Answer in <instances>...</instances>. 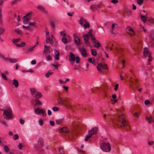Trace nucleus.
Wrapping results in <instances>:
<instances>
[{
	"instance_id": "nucleus-1",
	"label": "nucleus",
	"mask_w": 154,
	"mask_h": 154,
	"mask_svg": "<svg viewBox=\"0 0 154 154\" xmlns=\"http://www.w3.org/2000/svg\"><path fill=\"white\" fill-rule=\"evenodd\" d=\"M112 121L114 125L122 128H125L127 129L128 128V123L123 114L119 115L117 117L112 119Z\"/></svg>"
},
{
	"instance_id": "nucleus-2",
	"label": "nucleus",
	"mask_w": 154,
	"mask_h": 154,
	"mask_svg": "<svg viewBox=\"0 0 154 154\" xmlns=\"http://www.w3.org/2000/svg\"><path fill=\"white\" fill-rule=\"evenodd\" d=\"M57 101L59 104L64 105L67 108L72 109H73L69 102L66 100H63L60 97H58L57 99Z\"/></svg>"
},
{
	"instance_id": "nucleus-3",
	"label": "nucleus",
	"mask_w": 154,
	"mask_h": 154,
	"mask_svg": "<svg viewBox=\"0 0 154 154\" xmlns=\"http://www.w3.org/2000/svg\"><path fill=\"white\" fill-rule=\"evenodd\" d=\"M1 110L3 111V116L5 119L9 120L12 118V111L10 108L6 110Z\"/></svg>"
},
{
	"instance_id": "nucleus-4",
	"label": "nucleus",
	"mask_w": 154,
	"mask_h": 154,
	"mask_svg": "<svg viewBox=\"0 0 154 154\" xmlns=\"http://www.w3.org/2000/svg\"><path fill=\"white\" fill-rule=\"evenodd\" d=\"M100 147L104 152H109L111 149L109 143H102L100 145Z\"/></svg>"
},
{
	"instance_id": "nucleus-5",
	"label": "nucleus",
	"mask_w": 154,
	"mask_h": 154,
	"mask_svg": "<svg viewBox=\"0 0 154 154\" xmlns=\"http://www.w3.org/2000/svg\"><path fill=\"white\" fill-rule=\"evenodd\" d=\"M32 14V12H30L24 16L23 22L25 24L27 23L30 20V19Z\"/></svg>"
},
{
	"instance_id": "nucleus-6",
	"label": "nucleus",
	"mask_w": 154,
	"mask_h": 154,
	"mask_svg": "<svg viewBox=\"0 0 154 154\" xmlns=\"http://www.w3.org/2000/svg\"><path fill=\"white\" fill-rule=\"evenodd\" d=\"M46 42L47 43H49L51 45L53 43V39L51 38L49 35V32L48 31H46Z\"/></svg>"
},
{
	"instance_id": "nucleus-7",
	"label": "nucleus",
	"mask_w": 154,
	"mask_h": 154,
	"mask_svg": "<svg viewBox=\"0 0 154 154\" xmlns=\"http://www.w3.org/2000/svg\"><path fill=\"white\" fill-rule=\"evenodd\" d=\"M35 113L37 114H40L41 113L43 116H46L47 114L45 111L42 109H40L38 108H37L35 110Z\"/></svg>"
},
{
	"instance_id": "nucleus-8",
	"label": "nucleus",
	"mask_w": 154,
	"mask_h": 154,
	"mask_svg": "<svg viewBox=\"0 0 154 154\" xmlns=\"http://www.w3.org/2000/svg\"><path fill=\"white\" fill-rule=\"evenodd\" d=\"M107 65L106 64H103L102 63H98L97 68L99 71H101L103 69H107Z\"/></svg>"
},
{
	"instance_id": "nucleus-9",
	"label": "nucleus",
	"mask_w": 154,
	"mask_h": 154,
	"mask_svg": "<svg viewBox=\"0 0 154 154\" xmlns=\"http://www.w3.org/2000/svg\"><path fill=\"white\" fill-rule=\"evenodd\" d=\"M37 142L38 145L35 146L36 148H41L44 146V141L42 138L40 137H39L38 139Z\"/></svg>"
},
{
	"instance_id": "nucleus-10",
	"label": "nucleus",
	"mask_w": 154,
	"mask_h": 154,
	"mask_svg": "<svg viewBox=\"0 0 154 154\" xmlns=\"http://www.w3.org/2000/svg\"><path fill=\"white\" fill-rule=\"evenodd\" d=\"M91 40L95 47L98 48L100 46L99 42L95 38L92 37L91 38Z\"/></svg>"
},
{
	"instance_id": "nucleus-11",
	"label": "nucleus",
	"mask_w": 154,
	"mask_h": 154,
	"mask_svg": "<svg viewBox=\"0 0 154 154\" xmlns=\"http://www.w3.org/2000/svg\"><path fill=\"white\" fill-rule=\"evenodd\" d=\"M98 129L97 127L93 128L91 130L88 131L89 134H91L92 135L94 134H97Z\"/></svg>"
},
{
	"instance_id": "nucleus-12",
	"label": "nucleus",
	"mask_w": 154,
	"mask_h": 154,
	"mask_svg": "<svg viewBox=\"0 0 154 154\" xmlns=\"http://www.w3.org/2000/svg\"><path fill=\"white\" fill-rule=\"evenodd\" d=\"M30 91L32 95H33L34 94H35V96H42L41 94L36 91L35 89L34 88H31Z\"/></svg>"
},
{
	"instance_id": "nucleus-13",
	"label": "nucleus",
	"mask_w": 154,
	"mask_h": 154,
	"mask_svg": "<svg viewBox=\"0 0 154 154\" xmlns=\"http://www.w3.org/2000/svg\"><path fill=\"white\" fill-rule=\"evenodd\" d=\"M126 31L127 33L130 35H133L134 34L133 29L131 27H127L126 29Z\"/></svg>"
},
{
	"instance_id": "nucleus-14",
	"label": "nucleus",
	"mask_w": 154,
	"mask_h": 154,
	"mask_svg": "<svg viewBox=\"0 0 154 154\" xmlns=\"http://www.w3.org/2000/svg\"><path fill=\"white\" fill-rule=\"evenodd\" d=\"M143 56L145 57H146L149 56L151 55V54L150 52L149 51L148 49L146 48H144L143 52Z\"/></svg>"
},
{
	"instance_id": "nucleus-15",
	"label": "nucleus",
	"mask_w": 154,
	"mask_h": 154,
	"mask_svg": "<svg viewBox=\"0 0 154 154\" xmlns=\"http://www.w3.org/2000/svg\"><path fill=\"white\" fill-rule=\"evenodd\" d=\"M79 50L80 52L81 53L83 57H86L87 55V51L85 49L83 48L81 49L80 47L79 48Z\"/></svg>"
},
{
	"instance_id": "nucleus-16",
	"label": "nucleus",
	"mask_w": 154,
	"mask_h": 154,
	"mask_svg": "<svg viewBox=\"0 0 154 154\" xmlns=\"http://www.w3.org/2000/svg\"><path fill=\"white\" fill-rule=\"evenodd\" d=\"M140 16L141 17L142 21L144 23H145L148 17V15L146 13L144 15H140Z\"/></svg>"
},
{
	"instance_id": "nucleus-17",
	"label": "nucleus",
	"mask_w": 154,
	"mask_h": 154,
	"mask_svg": "<svg viewBox=\"0 0 154 154\" xmlns=\"http://www.w3.org/2000/svg\"><path fill=\"white\" fill-rule=\"evenodd\" d=\"M4 60L8 61L11 63H14L17 61V60L15 58H10L8 57H5Z\"/></svg>"
},
{
	"instance_id": "nucleus-18",
	"label": "nucleus",
	"mask_w": 154,
	"mask_h": 154,
	"mask_svg": "<svg viewBox=\"0 0 154 154\" xmlns=\"http://www.w3.org/2000/svg\"><path fill=\"white\" fill-rule=\"evenodd\" d=\"M59 131L61 133H68L69 132L68 128L66 127H63L60 129Z\"/></svg>"
},
{
	"instance_id": "nucleus-19",
	"label": "nucleus",
	"mask_w": 154,
	"mask_h": 154,
	"mask_svg": "<svg viewBox=\"0 0 154 154\" xmlns=\"http://www.w3.org/2000/svg\"><path fill=\"white\" fill-rule=\"evenodd\" d=\"M38 9L41 11L42 12L44 13H47V11L45 9V8L42 6L38 5L37 6Z\"/></svg>"
},
{
	"instance_id": "nucleus-20",
	"label": "nucleus",
	"mask_w": 154,
	"mask_h": 154,
	"mask_svg": "<svg viewBox=\"0 0 154 154\" xmlns=\"http://www.w3.org/2000/svg\"><path fill=\"white\" fill-rule=\"evenodd\" d=\"M69 61H74L75 60V57L74 55L72 53H71L69 57Z\"/></svg>"
},
{
	"instance_id": "nucleus-21",
	"label": "nucleus",
	"mask_w": 154,
	"mask_h": 154,
	"mask_svg": "<svg viewBox=\"0 0 154 154\" xmlns=\"http://www.w3.org/2000/svg\"><path fill=\"white\" fill-rule=\"evenodd\" d=\"M75 34L74 36V42L76 45H78L80 43V39L77 37H75Z\"/></svg>"
},
{
	"instance_id": "nucleus-22",
	"label": "nucleus",
	"mask_w": 154,
	"mask_h": 154,
	"mask_svg": "<svg viewBox=\"0 0 154 154\" xmlns=\"http://www.w3.org/2000/svg\"><path fill=\"white\" fill-rule=\"evenodd\" d=\"M84 40L85 43L88 45V44L89 37L88 35H86L83 36Z\"/></svg>"
},
{
	"instance_id": "nucleus-23",
	"label": "nucleus",
	"mask_w": 154,
	"mask_h": 154,
	"mask_svg": "<svg viewBox=\"0 0 154 154\" xmlns=\"http://www.w3.org/2000/svg\"><path fill=\"white\" fill-rule=\"evenodd\" d=\"M146 119L148 121L149 123L152 122L154 121V119L152 116L146 117Z\"/></svg>"
},
{
	"instance_id": "nucleus-24",
	"label": "nucleus",
	"mask_w": 154,
	"mask_h": 154,
	"mask_svg": "<svg viewBox=\"0 0 154 154\" xmlns=\"http://www.w3.org/2000/svg\"><path fill=\"white\" fill-rule=\"evenodd\" d=\"M100 4H94L91 5L90 6V8L91 9H96L98 8H100Z\"/></svg>"
},
{
	"instance_id": "nucleus-25",
	"label": "nucleus",
	"mask_w": 154,
	"mask_h": 154,
	"mask_svg": "<svg viewBox=\"0 0 154 154\" xmlns=\"http://www.w3.org/2000/svg\"><path fill=\"white\" fill-rule=\"evenodd\" d=\"M26 43L24 42H22L19 44H16L15 45L17 47H24Z\"/></svg>"
},
{
	"instance_id": "nucleus-26",
	"label": "nucleus",
	"mask_w": 154,
	"mask_h": 154,
	"mask_svg": "<svg viewBox=\"0 0 154 154\" xmlns=\"http://www.w3.org/2000/svg\"><path fill=\"white\" fill-rule=\"evenodd\" d=\"M69 79L68 78L66 79L65 81H63L60 79L59 80V82L61 84H65L67 82H69Z\"/></svg>"
},
{
	"instance_id": "nucleus-27",
	"label": "nucleus",
	"mask_w": 154,
	"mask_h": 154,
	"mask_svg": "<svg viewBox=\"0 0 154 154\" xmlns=\"http://www.w3.org/2000/svg\"><path fill=\"white\" fill-rule=\"evenodd\" d=\"M116 97H112V98L111 99V103L112 104H114L117 101L118 99H116Z\"/></svg>"
},
{
	"instance_id": "nucleus-28",
	"label": "nucleus",
	"mask_w": 154,
	"mask_h": 154,
	"mask_svg": "<svg viewBox=\"0 0 154 154\" xmlns=\"http://www.w3.org/2000/svg\"><path fill=\"white\" fill-rule=\"evenodd\" d=\"M13 85H14L15 88H17L19 85V83L17 80L14 79L13 80Z\"/></svg>"
},
{
	"instance_id": "nucleus-29",
	"label": "nucleus",
	"mask_w": 154,
	"mask_h": 154,
	"mask_svg": "<svg viewBox=\"0 0 154 154\" xmlns=\"http://www.w3.org/2000/svg\"><path fill=\"white\" fill-rule=\"evenodd\" d=\"M49 46H48L46 45H45V48L44 51L45 53H48L50 52V51L49 50Z\"/></svg>"
},
{
	"instance_id": "nucleus-30",
	"label": "nucleus",
	"mask_w": 154,
	"mask_h": 154,
	"mask_svg": "<svg viewBox=\"0 0 154 154\" xmlns=\"http://www.w3.org/2000/svg\"><path fill=\"white\" fill-rule=\"evenodd\" d=\"M35 105H41L42 104V103L38 99H35Z\"/></svg>"
},
{
	"instance_id": "nucleus-31",
	"label": "nucleus",
	"mask_w": 154,
	"mask_h": 154,
	"mask_svg": "<svg viewBox=\"0 0 154 154\" xmlns=\"http://www.w3.org/2000/svg\"><path fill=\"white\" fill-rule=\"evenodd\" d=\"M55 51V55L54 56V58L56 59V60H58L59 59V52L57 50Z\"/></svg>"
},
{
	"instance_id": "nucleus-32",
	"label": "nucleus",
	"mask_w": 154,
	"mask_h": 154,
	"mask_svg": "<svg viewBox=\"0 0 154 154\" xmlns=\"http://www.w3.org/2000/svg\"><path fill=\"white\" fill-rule=\"evenodd\" d=\"M91 54L93 56H96L97 55V52L95 49H91Z\"/></svg>"
},
{
	"instance_id": "nucleus-33",
	"label": "nucleus",
	"mask_w": 154,
	"mask_h": 154,
	"mask_svg": "<svg viewBox=\"0 0 154 154\" xmlns=\"http://www.w3.org/2000/svg\"><path fill=\"white\" fill-rule=\"evenodd\" d=\"M14 31L17 34L19 35H22V31L18 28H16L14 29Z\"/></svg>"
},
{
	"instance_id": "nucleus-34",
	"label": "nucleus",
	"mask_w": 154,
	"mask_h": 154,
	"mask_svg": "<svg viewBox=\"0 0 154 154\" xmlns=\"http://www.w3.org/2000/svg\"><path fill=\"white\" fill-rule=\"evenodd\" d=\"M36 46V45H34L32 47H31L30 48H29L27 51V52H31L32 51L33 49H34V48Z\"/></svg>"
},
{
	"instance_id": "nucleus-35",
	"label": "nucleus",
	"mask_w": 154,
	"mask_h": 154,
	"mask_svg": "<svg viewBox=\"0 0 154 154\" xmlns=\"http://www.w3.org/2000/svg\"><path fill=\"white\" fill-rule=\"evenodd\" d=\"M60 154H64L63 149V147H59L58 150Z\"/></svg>"
},
{
	"instance_id": "nucleus-36",
	"label": "nucleus",
	"mask_w": 154,
	"mask_h": 154,
	"mask_svg": "<svg viewBox=\"0 0 154 154\" xmlns=\"http://www.w3.org/2000/svg\"><path fill=\"white\" fill-rule=\"evenodd\" d=\"M4 150L6 153H8L9 151V149L8 146L7 145H5L4 148Z\"/></svg>"
},
{
	"instance_id": "nucleus-37",
	"label": "nucleus",
	"mask_w": 154,
	"mask_h": 154,
	"mask_svg": "<svg viewBox=\"0 0 154 154\" xmlns=\"http://www.w3.org/2000/svg\"><path fill=\"white\" fill-rule=\"evenodd\" d=\"M92 136V135L91 134L88 133V134L86 136V137L85 139V141H88V139L89 138H91V137Z\"/></svg>"
},
{
	"instance_id": "nucleus-38",
	"label": "nucleus",
	"mask_w": 154,
	"mask_h": 154,
	"mask_svg": "<svg viewBox=\"0 0 154 154\" xmlns=\"http://www.w3.org/2000/svg\"><path fill=\"white\" fill-rule=\"evenodd\" d=\"M129 81L132 85H134L135 84L137 83V80L136 79L134 80V81L131 80H130Z\"/></svg>"
},
{
	"instance_id": "nucleus-39",
	"label": "nucleus",
	"mask_w": 154,
	"mask_h": 154,
	"mask_svg": "<svg viewBox=\"0 0 154 154\" xmlns=\"http://www.w3.org/2000/svg\"><path fill=\"white\" fill-rule=\"evenodd\" d=\"M62 42L63 43L66 44L67 42V40L66 38L64 37H63L62 38Z\"/></svg>"
},
{
	"instance_id": "nucleus-40",
	"label": "nucleus",
	"mask_w": 154,
	"mask_h": 154,
	"mask_svg": "<svg viewBox=\"0 0 154 154\" xmlns=\"http://www.w3.org/2000/svg\"><path fill=\"white\" fill-rule=\"evenodd\" d=\"M21 40L20 38H17L13 39L12 40V42L13 43H15L20 42Z\"/></svg>"
},
{
	"instance_id": "nucleus-41",
	"label": "nucleus",
	"mask_w": 154,
	"mask_h": 154,
	"mask_svg": "<svg viewBox=\"0 0 154 154\" xmlns=\"http://www.w3.org/2000/svg\"><path fill=\"white\" fill-rule=\"evenodd\" d=\"M53 73V72H52L49 71L48 72L45 74V76L46 78H48L50 75H51Z\"/></svg>"
},
{
	"instance_id": "nucleus-42",
	"label": "nucleus",
	"mask_w": 154,
	"mask_h": 154,
	"mask_svg": "<svg viewBox=\"0 0 154 154\" xmlns=\"http://www.w3.org/2000/svg\"><path fill=\"white\" fill-rule=\"evenodd\" d=\"M88 60L90 62H91L93 63L95 65H96L94 63V62L95 61V60L94 59H92L91 58H89Z\"/></svg>"
},
{
	"instance_id": "nucleus-43",
	"label": "nucleus",
	"mask_w": 154,
	"mask_h": 154,
	"mask_svg": "<svg viewBox=\"0 0 154 154\" xmlns=\"http://www.w3.org/2000/svg\"><path fill=\"white\" fill-rule=\"evenodd\" d=\"M115 25L116 24L115 23H113L112 24L111 29H110V32L112 34L113 33V30L115 26Z\"/></svg>"
},
{
	"instance_id": "nucleus-44",
	"label": "nucleus",
	"mask_w": 154,
	"mask_h": 154,
	"mask_svg": "<svg viewBox=\"0 0 154 154\" xmlns=\"http://www.w3.org/2000/svg\"><path fill=\"white\" fill-rule=\"evenodd\" d=\"M19 1L20 0H13L11 2V4L12 5H14Z\"/></svg>"
},
{
	"instance_id": "nucleus-45",
	"label": "nucleus",
	"mask_w": 154,
	"mask_h": 154,
	"mask_svg": "<svg viewBox=\"0 0 154 154\" xmlns=\"http://www.w3.org/2000/svg\"><path fill=\"white\" fill-rule=\"evenodd\" d=\"M85 22L86 24L84 25V28H89V24L87 22L86 20V21H85Z\"/></svg>"
},
{
	"instance_id": "nucleus-46",
	"label": "nucleus",
	"mask_w": 154,
	"mask_h": 154,
	"mask_svg": "<svg viewBox=\"0 0 154 154\" xmlns=\"http://www.w3.org/2000/svg\"><path fill=\"white\" fill-rule=\"evenodd\" d=\"M144 0H137V2L139 5H141L143 3Z\"/></svg>"
},
{
	"instance_id": "nucleus-47",
	"label": "nucleus",
	"mask_w": 154,
	"mask_h": 154,
	"mask_svg": "<svg viewBox=\"0 0 154 154\" xmlns=\"http://www.w3.org/2000/svg\"><path fill=\"white\" fill-rule=\"evenodd\" d=\"M19 136L17 134H14L13 137V139L14 140H15L19 138Z\"/></svg>"
},
{
	"instance_id": "nucleus-48",
	"label": "nucleus",
	"mask_w": 154,
	"mask_h": 154,
	"mask_svg": "<svg viewBox=\"0 0 154 154\" xmlns=\"http://www.w3.org/2000/svg\"><path fill=\"white\" fill-rule=\"evenodd\" d=\"M2 78L5 80H7V78L6 76L5 75L4 73H2Z\"/></svg>"
},
{
	"instance_id": "nucleus-49",
	"label": "nucleus",
	"mask_w": 154,
	"mask_h": 154,
	"mask_svg": "<svg viewBox=\"0 0 154 154\" xmlns=\"http://www.w3.org/2000/svg\"><path fill=\"white\" fill-rule=\"evenodd\" d=\"M63 119H59L57 120L56 121V123L58 124H60L63 121Z\"/></svg>"
},
{
	"instance_id": "nucleus-50",
	"label": "nucleus",
	"mask_w": 154,
	"mask_h": 154,
	"mask_svg": "<svg viewBox=\"0 0 154 154\" xmlns=\"http://www.w3.org/2000/svg\"><path fill=\"white\" fill-rule=\"evenodd\" d=\"M126 13L128 15H131L132 13V11L131 10H128L126 11Z\"/></svg>"
},
{
	"instance_id": "nucleus-51",
	"label": "nucleus",
	"mask_w": 154,
	"mask_h": 154,
	"mask_svg": "<svg viewBox=\"0 0 154 154\" xmlns=\"http://www.w3.org/2000/svg\"><path fill=\"white\" fill-rule=\"evenodd\" d=\"M5 31V30L2 28L0 27V35L3 33Z\"/></svg>"
},
{
	"instance_id": "nucleus-52",
	"label": "nucleus",
	"mask_w": 154,
	"mask_h": 154,
	"mask_svg": "<svg viewBox=\"0 0 154 154\" xmlns=\"http://www.w3.org/2000/svg\"><path fill=\"white\" fill-rule=\"evenodd\" d=\"M44 122L43 120L42 119H40L39 120V125L40 126H42Z\"/></svg>"
},
{
	"instance_id": "nucleus-53",
	"label": "nucleus",
	"mask_w": 154,
	"mask_h": 154,
	"mask_svg": "<svg viewBox=\"0 0 154 154\" xmlns=\"http://www.w3.org/2000/svg\"><path fill=\"white\" fill-rule=\"evenodd\" d=\"M78 22L80 23L82 22H84L85 21H86V20L85 19H83L82 17H81L80 18V19L78 20Z\"/></svg>"
},
{
	"instance_id": "nucleus-54",
	"label": "nucleus",
	"mask_w": 154,
	"mask_h": 154,
	"mask_svg": "<svg viewBox=\"0 0 154 154\" xmlns=\"http://www.w3.org/2000/svg\"><path fill=\"white\" fill-rule=\"evenodd\" d=\"M52 109L54 111H58L59 110V108L56 106H53L52 108Z\"/></svg>"
},
{
	"instance_id": "nucleus-55",
	"label": "nucleus",
	"mask_w": 154,
	"mask_h": 154,
	"mask_svg": "<svg viewBox=\"0 0 154 154\" xmlns=\"http://www.w3.org/2000/svg\"><path fill=\"white\" fill-rule=\"evenodd\" d=\"M145 104L146 105H147L148 104H150V101L148 100H146L144 101Z\"/></svg>"
},
{
	"instance_id": "nucleus-56",
	"label": "nucleus",
	"mask_w": 154,
	"mask_h": 154,
	"mask_svg": "<svg viewBox=\"0 0 154 154\" xmlns=\"http://www.w3.org/2000/svg\"><path fill=\"white\" fill-rule=\"evenodd\" d=\"M19 122L20 124L22 125H23L25 122V121L21 119H20Z\"/></svg>"
},
{
	"instance_id": "nucleus-57",
	"label": "nucleus",
	"mask_w": 154,
	"mask_h": 154,
	"mask_svg": "<svg viewBox=\"0 0 154 154\" xmlns=\"http://www.w3.org/2000/svg\"><path fill=\"white\" fill-rule=\"evenodd\" d=\"M28 25L35 26V23L33 22H30L28 23Z\"/></svg>"
},
{
	"instance_id": "nucleus-58",
	"label": "nucleus",
	"mask_w": 154,
	"mask_h": 154,
	"mask_svg": "<svg viewBox=\"0 0 154 154\" xmlns=\"http://www.w3.org/2000/svg\"><path fill=\"white\" fill-rule=\"evenodd\" d=\"M22 27L23 28L26 29H27V30H29L30 29V27L29 26H24V25H23Z\"/></svg>"
},
{
	"instance_id": "nucleus-59",
	"label": "nucleus",
	"mask_w": 154,
	"mask_h": 154,
	"mask_svg": "<svg viewBox=\"0 0 154 154\" xmlns=\"http://www.w3.org/2000/svg\"><path fill=\"white\" fill-rule=\"evenodd\" d=\"M60 34L61 35L63 36V37H65L66 35V34L63 31L60 32Z\"/></svg>"
},
{
	"instance_id": "nucleus-60",
	"label": "nucleus",
	"mask_w": 154,
	"mask_h": 154,
	"mask_svg": "<svg viewBox=\"0 0 154 154\" xmlns=\"http://www.w3.org/2000/svg\"><path fill=\"white\" fill-rule=\"evenodd\" d=\"M119 86V85L118 84H116L114 88V90L115 91H117L118 89V87Z\"/></svg>"
},
{
	"instance_id": "nucleus-61",
	"label": "nucleus",
	"mask_w": 154,
	"mask_h": 154,
	"mask_svg": "<svg viewBox=\"0 0 154 154\" xmlns=\"http://www.w3.org/2000/svg\"><path fill=\"white\" fill-rule=\"evenodd\" d=\"M70 134L71 136L73 137L75 135V132L74 131H72L70 132Z\"/></svg>"
},
{
	"instance_id": "nucleus-62",
	"label": "nucleus",
	"mask_w": 154,
	"mask_h": 154,
	"mask_svg": "<svg viewBox=\"0 0 154 154\" xmlns=\"http://www.w3.org/2000/svg\"><path fill=\"white\" fill-rule=\"evenodd\" d=\"M18 147L20 149H21L22 147V144L21 143H19L18 145Z\"/></svg>"
},
{
	"instance_id": "nucleus-63",
	"label": "nucleus",
	"mask_w": 154,
	"mask_h": 154,
	"mask_svg": "<svg viewBox=\"0 0 154 154\" xmlns=\"http://www.w3.org/2000/svg\"><path fill=\"white\" fill-rule=\"evenodd\" d=\"M119 1L118 0H112V1H111V3L116 4Z\"/></svg>"
},
{
	"instance_id": "nucleus-64",
	"label": "nucleus",
	"mask_w": 154,
	"mask_h": 154,
	"mask_svg": "<svg viewBox=\"0 0 154 154\" xmlns=\"http://www.w3.org/2000/svg\"><path fill=\"white\" fill-rule=\"evenodd\" d=\"M154 144V141H151L149 142L148 143V144L149 145H153Z\"/></svg>"
}]
</instances>
